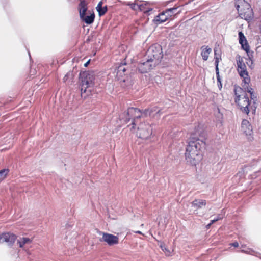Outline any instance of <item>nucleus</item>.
<instances>
[{
  "mask_svg": "<svg viewBox=\"0 0 261 261\" xmlns=\"http://www.w3.org/2000/svg\"><path fill=\"white\" fill-rule=\"evenodd\" d=\"M205 146L203 140L194 136L191 137L185 152L187 162L192 166H196L202 159L201 149Z\"/></svg>",
  "mask_w": 261,
  "mask_h": 261,
  "instance_id": "f257e3e1",
  "label": "nucleus"
},
{
  "mask_svg": "<svg viewBox=\"0 0 261 261\" xmlns=\"http://www.w3.org/2000/svg\"><path fill=\"white\" fill-rule=\"evenodd\" d=\"M143 117L142 111L137 108L129 107L127 111H125L119 115V119L123 124H127L131 121L132 129H135L139 123V120Z\"/></svg>",
  "mask_w": 261,
  "mask_h": 261,
  "instance_id": "f03ea898",
  "label": "nucleus"
},
{
  "mask_svg": "<svg viewBox=\"0 0 261 261\" xmlns=\"http://www.w3.org/2000/svg\"><path fill=\"white\" fill-rule=\"evenodd\" d=\"M235 95L234 101L238 108L244 113L248 114L249 113V106L250 101L245 91L240 86H235L234 88Z\"/></svg>",
  "mask_w": 261,
  "mask_h": 261,
  "instance_id": "7ed1b4c3",
  "label": "nucleus"
},
{
  "mask_svg": "<svg viewBox=\"0 0 261 261\" xmlns=\"http://www.w3.org/2000/svg\"><path fill=\"white\" fill-rule=\"evenodd\" d=\"M116 70V78L119 81L121 86L126 88L132 86V82L130 77L128 75L129 72L126 62H122L117 67Z\"/></svg>",
  "mask_w": 261,
  "mask_h": 261,
  "instance_id": "20e7f679",
  "label": "nucleus"
},
{
  "mask_svg": "<svg viewBox=\"0 0 261 261\" xmlns=\"http://www.w3.org/2000/svg\"><path fill=\"white\" fill-rule=\"evenodd\" d=\"M235 7L241 18L246 20L253 18V13L250 5L245 0H238L235 2Z\"/></svg>",
  "mask_w": 261,
  "mask_h": 261,
  "instance_id": "39448f33",
  "label": "nucleus"
},
{
  "mask_svg": "<svg viewBox=\"0 0 261 261\" xmlns=\"http://www.w3.org/2000/svg\"><path fill=\"white\" fill-rule=\"evenodd\" d=\"M81 81V94L87 91V89L94 86L95 75L93 72L84 71L80 72L79 76Z\"/></svg>",
  "mask_w": 261,
  "mask_h": 261,
  "instance_id": "423d86ee",
  "label": "nucleus"
},
{
  "mask_svg": "<svg viewBox=\"0 0 261 261\" xmlns=\"http://www.w3.org/2000/svg\"><path fill=\"white\" fill-rule=\"evenodd\" d=\"M145 56L146 58L153 60V61L159 65L163 57L162 46L158 43L151 45L147 49Z\"/></svg>",
  "mask_w": 261,
  "mask_h": 261,
  "instance_id": "0eeeda50",
  "label": "nucleus"
},
{
  "mask_svg": "<svg viewBox=\"0 0 261 261\" xmlns=\"http://www.w3.org/2000/svg\"><path fill=\"white\" fill-rule=\"evenodd\" d=\"M158 64L153 60L146 58L144 56L143 59L138 63V69L140 73H145L153 69Z\"/></svg>",
  "mask_w": 261,
  "mask_h": 261,
  "instance_id": "6e6552de",
  "label": "nucleus"
},
{
  "mask_svg": "<svg viewBox=\"0 0 261 261\" xmlns=\"http://www.w3.org/2000/svg\"><path fill=\"white\" fill-rule=\"evenodd\" d=\"M236 61L237 65V70L241 77L243 78V82L245 85L248 84L250 82V79L249 77L248 73L246 69V67L243 62V59L240 55L236 56Z\"/></svg>",
  "mask_w": 261,
  "mask_h": 261,
  "instance_id": "1a4fd4ad",
  "label": "nucleus"
},
{
  "mask_svg": "<svg viewBox=\"0 0 261 261\" xmlns=\"http://www.w3.org/2000/svg\"><path fill=\"white\" fill-rule=\"evenodd\" d=\"M238 35L239 43L241 45V48L246 52L248 56V62H247V64L250 67L252 68L251 65L253 64L252 58L253 57L252 54L253 52H250V46L243 33L242 31H240L238 33Z\"/></svg>",
  "mask_w": 261,
  "mask_h": 261,
  "instance_id": "9d476101",
  "label": "nucleus"
},
{
  "mask_svg": "<svg viewBox=\"0 0 261 261\" xmlns=\"http://www.w3.org/2000/svg\"><path fill=\"white\" fill-rule=\"evenodd\" d=\"M138 134L139 137L143 139H147L152 133V128L151 125L149 124L141 123L138 127Z\"/></svg>",
  "mask_w": 261,
  "mask_h": 261,
  "instance_id": "9b49d317",
  "label": "nucleus"
},
{
  "mask_svg": "<svg viewBox=\"0 0 261 261\" xmlns=\"http://www.w3.org/2000/svg\"><path fill=\"white\" fill-rule=\"evenodd\" d=\"M100 242H105L109 246L116 245L119 243L117 236L106 232L102 233V237L99 239Z\"/></svg>",
  "mask_w": 261,
  "mask_h": 261,
  "instance_id": "f8f14e48",
  "label": "nucleus"
},
{
  "mask_svg": "<svg viewBox=\"0 0 261 261\" xmlns=\"http://www.w3.org/2000/svg\"><path fill=\"white\" fill-rule=\"evenodd\" d=\"M241 130L246 136H248V139L249 140L253 139L251 136L252 134V127L250 124L249 122L246 120L243 119L241 123Z\"/></svg>",
  "mask_w": 261,
  "mask_h": 261,
  "instance_id": "ddd939ff",
  "label": "nucleus"
},
{
  "mask_svg": "<svg viewBox=\"0 0 261 261\" xmlns=\"http://www.w3.org/2000/svg\"><path fill=\"white\" fill-rule=\"evenodd\" d=\"M17 238V236L11 232L2 233L3 243L6 242L10 247L13 246Z\"/></svg>",
  "mask_w": 261,
  "mask_h": 261,
  "instance_id": "4468645a",
  "label": "nucleus"
},
{
  "mask_svg": "<svg viewBox=\"0 0 261 261\" xmlns=\"http://www.w3.org/2000/svg\"><path fill=\"white\" fill-rule=\"evenodd\" d=\"M168 17L169 16L166 13V11H163L154 18L153 21L156 24L159 25L165 22L168 19Z\"/></svg>",
  "mask_w": 261,
  "mask_h": 261,
  "instance_id": "2eb2a0df",
  "label": "nucleus"
},
{
  "mask_svg": "<svg viewBox=\"0 0 261 261\" xmlns=\"http://www.w3.org/2000/svg\"><path fill=\"white\" fill-rule=\"evenodd\" d=\"M78 10L80 18L83 17L84 15L86 14L87 11V4L85 0H81L80 1L79 4Z\"/></svg>",
  "mask_w": 261,
  "mask_h": 261,
  "instance_id": "dca6fc26",
  "label": "nucleus"
},
{
  "mask_svg": "<svg viewBox=\"0 0 261 261\" xmlns=\"http://www.w3.org/2000/svg\"><path fill=\"white\" fill-rule=\"evenodd\" d=\"M78 10L80 18L83 17L84 15L86 14L87 11V4L85 0H81L80 1L79 4Z\"/></svg>",
  "mask_w": 261,
  "mask_h": 261,
  "instance_id": "f3484780",
  "label": "nucleus"
},
{
  "mask_svg": "<svg viewBox=\"0 0 261 261\" xmlns=\"http://www.w3.org/2000/svg\"><path fill=\"white\" fill-rule=\"evenodd\" d=\"M206 200L203 199H195L191 203V207L197 210L205 206Z\"/></svg>",
  "mask_w": 261,
  "mask_h": 261,
  "instance_id": "a211bd4d",
  "label": "nucleus"
},
{
  "mask_svg": "<svg viewBox=\"0 0 261 261\" xmlns=\"http://www.w3.org/2000/svg\"><path fill=\"white\" fill-rule=\"evenodd\" d=\"M81 20L87 24H92L95 19V14L94 12L91 13L90 14V15H86L85 14L84 15L83 17L82 18H80Z\"/></svg>",
  "mask_w": 261,
  "mask_h": 261,
  "instance_id": "6ab92c4d",
  "label": "nucleus"
},
{
  "mask_svg": "<svg viewBox=\"0 0 261 261\" xmlns=\"http://www.w3.org/2000/svg\"><path fill=\"white\" fill-rule=\"evenodd\" d=\"M242 87L243 89H245L244 91H245V92L247 91L250 94L251 99L253 101V103L255 104L256 101H257V97L254 93L253 89L249 86V84L245 85L244 83V85H242Z\"/></svg>",
  "mask_w": 261,
  "mask_h": 261,
  "instance_id": "aec40b11",
  "label": "nucleus"
},
{
  "mask_svg": "<svg viewBox=\"0 0 261 261\" xmlns=\"http://www.w3.org/2000/svg\"><path fill=\"white\" fill-rule=\"evenodd\" d=\"M201 55L202 59L204 61H206L208 59L210 54L212 51V49L208 47L207 46L203 45L201 47Z\"/></svg>",
  "mask_w": 261,
  "mask_h": 261,
  "instance_id": "412c9836",
  "label": "nucleus"
},
{
  "mask_svg": "<svg viewBox=\"0 0 261 261\" xmlns=\"http://www.w3.org/2000/svg\"><path fill=\"white\" fill-rule=\"evenodd\" d=\"M102 1H100L96 7V10L98 13V15L100 17L104 15L108 11L107 6L102 7Z\"/></svg>",
  "mask_w": 261,
  "mask_h": 261,
  "instance_id": "4be33fe9",
  "label": "nucleus"
},
{
  "mask_svg": "<svg viewBox=\"0 0 261 261\" xmlns=\"http://www.w3.org/2000/svg\"><path fill=\"white\" fill-rule=\"evenodd\" d=\"M32 242V239L23 237L17 240V244L20 248H23L24 245L31 244Z\"/></svg>",
  "mask_w": 261,
  "mask_h": 261,
  "instance_id": "5701e85b",
  "label": "nucleus"
},
{
  "mask_svg": "<svg viewBox=\"0 0 261 261\" xmlns=\"http://www.w3.org/2000/svg\"><path fill=\"white\" fill-rule=\"evenodd\" d=\"M178 7H172L166 10V13L168 14L169 17L172 16L173 15L178 14L180 12V11L176 12Z\"/></svg>",
  "mask_w": 261,
  "mask_h": 261,
  "instance_id": "b1692460",
  "label": "nucleus"
},
{
  "mask_svg": "<svg viewBox=\"0 0 261 261\" xmlns=\"http://www.w3.org/2000/svg\"><path fill=\"white\" fill-rule=\"evenodd\" d=\"M9 171L8 168H4L0 170V183L6 178Z\"/></svg>",
  "mask_w": 261,
  "mask_h": 261,
  "instance_id": "393cba45",
  "label": "nucleus"
},
{
  "mask_svg": "<svg viewBox=\"0 0 261 261\" xmlns=\"http://www.w3.org/2000/svg\"><path fill=\"white\" fill-rule=\"evenodd\" d=\"M223 216H221V215H219V216H218L217 217V218H214L213 219L211 220V222L210 223H209L208 224H207L205 226L206 228L207 229H209L211 227V226L215 222H216V221H218L219 220H220L222 218Z\"/></svg>",
  "mask_w": 261,
  "mask_h": 261,
  "instance_id": "a878e982",
  "label": "nucleus"
},
{
  "mask_svg": "<svg viewBox=\"0 0 261 261\" xmlns=\"http://www.w3.org/2000/svg\"><path fill=\"white\" fill-rule=\"evenodd\" d=\"M247 168V166H245L244 168L242 169L241 171H239L236 175V177H239V178H242L244 176L245 170H246Z\"/></svg>",
  "mask_w": 261,
  "mask_h": 261,
  "instance_id": "bb28decb",
  "label": "nucleus"
},
{
  "mask_svg": "<svg viewBox=\"0 0 261 261\" xmlns=\"http://www.w3.org/2000/svg\"><path fill=\"white\" fill-rule=\"evenodd\" d=\"M138 7L141 11H143L144 12H149V11H151L152 10V8L146 9L145 8V6L143 4H141V5H138Z\"/></svg>",
  "mask_w": 261,
  "mask_h": 261,
  "instance_id": "cd10ccee",
  "label": "nucleus"
},
{
  "mask_svg": "<svg viewBox=\"0 0 261 261\" xmlns=\"http://www.w3.org/2000/svg\"><path fill=\"white\" fill-rule=\"evenodd\" d=\"M214 59H215V65L216 72L219 71V67H218L219 62V58L217 57H215Z\"/></svg>",
  "mask_w": 261,
  "mask_h": 261,
  "instance_id": "c85d7f7f",
  "label": "nucleus"
},
{
  "mask_svg": "<svg viewBox=\"0 0 261 261\" xmlns=\"http://www.w3.org/2000/svg\"><path fill=\"white\" fill-rule=\"evenodd\" d=\"M150 113L151 111L148 109H146L142 111V114L144 117H147L148 115H150Z\"/></svg>",
  "mask_w": 261,
  "mask_h": 261,
  "instance_id": "c756f323",
  "label": "nucleus"
},
{
  "mask_svg": "<svg viewBox=\"0 0 261 261\" xmlns=\"http://www.w3.org/2000/svg\"><path fill=\"white\" fill-rule=\"evenodd\" d=\"M216 77H217V83H219L220 85H221V88L222 87V83H221V79L220 76L219 71L216 72Z\"/></svg>",
  "mask_w": 261,
  "mask_h": 261,
  "instance_id": "7c9ffc66",
  "label": "nucleus"
},
{
  "mask_svg": "<svg viewBox=\"0 0 261 261\" xmlns=\"http://www.w3.org/2000/svg\"><path fill=\"white\" fill-rule=\"evenodd\" d=\"M161 247L162 249V250H163V251H167V254L168 255H170V251L168 250L165 248V247H164V246H161Z\"/></svg>",
  "mask_w": 261,
  "mask_h": 261,
  "instance_id": "2f4dec72",
  "label": "nucleus"
},
{
  "mask_svg": "<svg viewBox=\"0 0 261 261\" xmlns=\"http://www.w3.org/2000/svg\"><path fill=\"white\" fill-rule=\"evenodd\" d=\"M230 245L234 247H238L239 246V244L237 242H235L232 243H231Z\"/></svg>",
  "mask_w": 261,
  "mask_h": 261,
  "instance_id": "473e14b6",
  "label": "nucleus"
},
{
  "mask_svg": "<svg viewBox=\"0 0 261 261\" xmlns=\"http://www.w3.org/2000/svg\"><path fill=\"white\" fill-rule=\"evenodd\" d=\"M241 252H245L246 253H250L251 250L249 249H248L247 250H241Z\"/></svg>",
  "mask_w": 261,
  "mask_h": 261,
  "instance_id": "72a5a7b5",
  "label": "nucleus"
},
{
  "mask_svg": "<svg viewBox=\"0 0 261 261\" xmlns=\"http://www.w3.org/2000/svg\"><path fill=\"white\" fill-rule=\"evenodd\" d=\"M68 2L71 3V4H73V3H75L76 2V0H67Z\"/></svg>",
  "mask_w": 261,
  "mask_h": 261,
  "instance_id": "f704fd0d",
  "label": "nucleus"
},
{
  "mask_svg": "<svg viewBox=\"0 0 261 261\" xmlns=\"http://www.w3.org/2000/svg\"><path fill=\"white\" fill-rule=\"evenodd\" d=\"M90 60H89L87 62H86V63L84 64V66H85V67H87V66L89 65V63H90Z\"/></svg>",
  "mask_w": 261,
  "mask_h": 261,
  "instance_id": "c9c22d12",
  "label": "nucleus"
},
{
  "mask_svg": "<svg viewBox=\"0 0 261 261\" xmlns=\"http://www.w3.org/2000/svg\"><path fill=\"white\" fill-rule=\"evenodd\" d=\"M0 243H3V241H2V234H0Z\"/></svg>",
  "mask_w": 261,
  "mask_h": 261,
  "instance_id": "e433bc0d",
  "label": "nucleus"
},
{
  "mask_svg": "<svg viewBox=\"0 0 261 261\" xmlns=\"http://www.w3.org/2000/svg\"><path fill=\"white\" fill-rule=\"evenodd\" d=\"M90 41V39L89 38V37L86 40V42H89V41Z\"/></svg>",
  "mask_w": 261,
  "mask_h": 261,
  "instance_id": "4c0bfd02",
  "label": "nucleus"
},
{
  "mask_svg": "<svg viewBox=\"0 0 261 261\" xmlns=\"http://www.w3.org/2000/svg\"><path fill=\"white\" fill-rule=\"evenodd\" d=\"M135 232L138 234H142V232L140 231H137Z\"/></svg>",
  "mask_w": 261,
  "mask_h": 261,
  "instance_id": "58836bf2",
  "label": "nucleus"
},
{
  "mask_svg": "<svg viewBox=\"0 0 261 261\" xmlns=\"http://www.w3.org/2000/svg\"><path fill=\"white\" fill-rule=\"evenodd\" d=\"M218 86L219 87V88L220 89L221 88V85H220L219 83H218Z\"/></svg>",
  "mask_w": 261,
  "mask_h": 261,
  "instance_id": "ea45409f",
  "label": "nucleus"
},
{
  "mask_svg": "<svg viewBox=\"0 0 261 261\" xmlns=\"http://www.w3.org/2000/svg\"><path fill=\"white\" fill-rule=\"evenodd\" d=\"M259 29H261V25H259Z\"/></svg>",
  "mask_w": 261,
  "mask_h": 261,
  "instance_id": "a19ab883",
  "label": "nucleus"
}]
</instances>
